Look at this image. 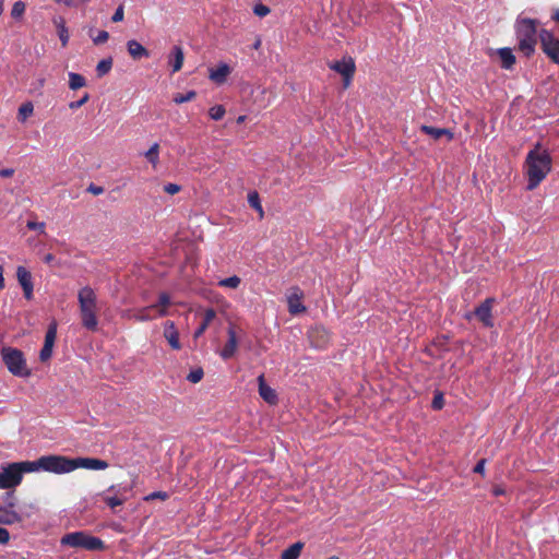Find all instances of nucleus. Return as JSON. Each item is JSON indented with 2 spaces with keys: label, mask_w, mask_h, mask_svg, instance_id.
Listing matches in <instances>:
<instances>
[{
  "label": "nucleus",
  "mask_w": 559,
  "mask_h": 559,
  "mask_svg": "<svg viewBox=\"0 0 559 559\" xmlns=\"http://www.w3.org/2000/svg\"><path fill=\"white\" fill-rule=\"evenodd\" d=\"M164 337L174 350H180L182 345L179 340V332L173 321L164 323Z\"/></svg>",
  "instance_id": "16"
},
{
  "label": "nucleus",
  "mask_w": 559,
  "mask_h": 559,
  "mask_svg": "<svg viewBox=\"0 0 559 559\" xmlns=\"http://www.w3.org/2000/svg\"><path fill=\"white\" fill-rule=\"evenodd\" d=\"M527 189L534 190L551 170V157L546 150L537 145L531 150L525 158Z\"/></svg>",
  "instance_id": "1"
},
{
  "label": "nucleus",
  "mask_w": 559,
  "mask_h": 559,
  "mask_svg": "<svg viewBox=\"0 0 559 559\" xmlns=\"http://www.w3.org/2000/svg\"><path fill=\"white\" fill-rule=\"evenodd\" d=\"M55 257L53 254L51 253H47L45 257H44V262L46 263H50L51 261H53Z\"/></svg>",
  "instance_id": "58"
},
{
  "label": "nucleus",
  "mask_w": 559,
  "mask_h": 559,
  "mask_svg": "<svg viewBox=\"0 0 559 559\" xmlns=\"http://www.w3.org/2000/svg\"><path fill=\"white\" fill-rule=\"evenodd\" d=\"M34 114V105L32 102L23 103L17 110V120L24 123Z\"/></svg>",
  "instance_id": "29"
},
{
  "label": "nucleus",
  "mask_w": 559,
  "mask_h": 559,
  "mask_svg": "<svg viewBox=\"0 0 559 559\" xmlns=\"http://www.w3.org/2000/svg\"><path fill=\"white\" fill-rule=\"evenodd\" d=\"M108 463L104 460L96 457H74L73 459V471L78 468H86L93 471L106 469Z\"/></svg>",
  "instance_id": "12"
},
{
  "label": "nucleus",
  "mask_w": 559,
  "mask_h": 559,
  "mask_svg": "<svg viewBox=\"0 0 559 559\" xmlns=\"http://www.w3.org/2000/svg\"><path fill=\"white\" fill-rule=\"evenodd\" d=\"M57 3L64 4L67 7H73L76 4L78 0H55Z\"/></svg>",
  "instance_id": "56"
},
{
  "label": "nucleus",
  "mask_w": 559,
  "mask_h": 559,
  "mask_svg": "<svg viewBox=\"0 0 559 559\" xmlns=\"http://www.w3.org/2000/svg\"><path fill=\"white\" fill-rule=\"evenodd\" d=\"M57 337V324L56 322H52L49 324L48 330L45 335V342L46 344L55 345V341Z\"/></svg>",
  "instance_id": "37"
},
{
  "label": "nucleus",
  "mask_w": 559,
  "mask_h": 559,
  "mask_svg": "<svg viewBox=\"0 0 559 559\" xmlns=\"http://www.w3.org/2000/svg\"><path fill=\"white\" fill-rule=\"evenodd\" d=\"M104 501L107 503V506L110 509L114 510L116 507L122 506L124 502V499L119 498L117 496H112V497L106 496V497H104Z\"/></svg>",
  "instance_id": "42"
},
{
  "label": "nucleus",
  "mask_w": 559,
  "mask_h": 559,
  "mask_svg": "<svg viewBox=\"0 0 559 559\" xmlns=\"http://www.w3.org/2000/svg\"><path fill=\"white\" fill-rule=\"evenodd\" d=\"M308 338L312 347L314 348H324L329 341L330 336L328 331L323 326H313L308 331Z\"/></svg>",
  "instance_id": "13"
},
{
  "label": "nucleus",
  "mask_w": 559,
  "mask_h": 559,
  "mask_svg": "<svg viewBox=\"0 0 559 559\" xmlns=\"http://www.w3.org/2000/svg\"><path fill=\"white\" fill-rule=\"evenodd\" d=\"M127 49L133 60H140L142 58H148L150 51L135 39L127 41Z\"/></svg>",
  "instance_id": "22"
},
{
  "label": "nucleus",
  "mask_w": 559,
  "mask_h": 559,
  "mask_svg": "<svg viewBox=\"0 0 559 559\" xmlns=\"http://www.w3.org/2000/svg\"><path fill=\"white\" fill-rule=\"evenodd\" d=\"M16 278L23 289L24 297L27 300L32 299L34 286L31 272L24 266H17Z\"/></svg>",
  "instance_id": "14"
},
{
  "label": "nucleus",
  "mask_w": 559,
  "mask_h": 559,
  "mask_svg": "<svg viewBox=\"0 0 559 559\" xmlns=\"http://www.w3.org/2000/svg\"><path fill=\"white\" fill-rule=\"evenodd\" d=\"M260 45H261V40H260V39H258V40L254 43V45H253L254 49H258V48L260 47Z\"/></svg>",
  "instance_id": "60"
},
{
  "label": "nucleus",
  "mask_w": 559,
  "mask_h": 559,
  "mask_svg": "<svg viewBox=\"0 0 559 559\" xmlns=\"http://www.w3.org/2000/svg\"><path fill=\"white\" fill-rule=\"evenodd\" d=\"M227 336H228L227 342L225 343L223 349L221 350V357L224 360L230 359L231 357H234V355L237 352L238 336H237V332H236L234 325H230L228 328Z\"/></svg>",
  "instance_id": "15"
},
{
  "label": "nucleus",
  "mask_w": 559,
  "mask_h": 559,
  "mask_svg": "<svg viewBox=\"0 0 559 559\" xmlns=\"http://www.w3.org/2000/svg\"><path fill=\"white\" fill-rule=\"evenodd\" d=\"M124 317L128 319L138 321V322L152 321L156 318H159L157 316V312L154 311V307H152V305L142 307V308L128 310V311H126Z\"/></svg>",
  "instance_id": "11"
},
{
  "label": "nucleus",
  "mask_w": 559,
  "mask_h": 559,
  "mask_svg": "<svg viewBox=\"0 0 559 559\" xmlns=\"http://www.w3.org/2000/svg\"><path fill=\"white\" fill-rule=\"evenodd\" d=\"M19 468L21 469V476L23 477L24 473H32L41 469V465H39V459L36 461H23L16 462Z\"/></svg>",
  "instance_id": "30"
},
{
  "label": "nucleus",
  "mask_w": 559,
  "mask_h": 559,
  "mask_svg": "<svg viewBox=\"0 0 559 559\" xmlns=\"http://www.w3.org/2000/svg\"><path fill=\"white\" fill-rule=\"evenodd\" d=\"M240 283H241V278L239 276H237V275H233L230 277L221 280L218 282V286L236 289V288L239 287Z\"/></svg>",
  "instance_id": "35"
},
{
  "label": "nucleus",
  "mask_w": 559,
  "mask_h": 559,
  "mask_svg": "<svg viewBox=\"0 0 559 559\" xmlns=\"http://www.w3.org/2000/svg\"><path fill=\"white\" fill-rule=\"evenodd\" d=\"M259 394L270 405H275L278 401L275 390L265 383L264 374L258 377Z\"/></svg>",
  "instance_id": "17"
},
{
  "label": "nucleus",
  "mask_w": 559,
  "mask_h": 559,
  "mask_svg": "<svg viewBox=\"0 0 559 559\" xmlns=\"http://www.w3.org/2000/svg\"><path fill=\"white\" fill-rule=\"evenodd\" d=\"M26 5L23 1H16L14 2L12 10H11V16L13 19H20L25 13Z\"/></svg>",
  "instance_id": "39"
},
{
  "label": "nucleus",
  "mask_w": 559,
  "mask_h": 559,
  "mask_svg": "<svg viewBox=\"0 0 559 559\" xmlns=\"http://www.w3.org/2000/svg\"><path fill=\"white\" fill-rule=\"evenodd\" d=\"M485 465H486V460L485 459L479 460L476 463V465L474 466L473 472L484 476L485 475Z\"/></svg>",
  "instance_id": "49"
},
{
  "label": "nucleus",
  "mask_w": 559,
  "mask_h": 559,
  "mask_svg": "<svg viewBox=\"0 0 559 559\" xmlns=\"http://www.w3.org/2000/svg\"><path fill=\"white\" fill-rule=\"evenodd\" d=\"M248 203L252 209L258 211L260 218H263L264 211L261 205L259 193L257 191H252L248 194Z\"/></svg>",
  "instance_id": "32"
},
{
  "label": "nucleus",
  "mask_w": 559,
  "mask_h": 559,
  "mask_svg": "<svg viewBox=\"0 0 559 559\" xmlns=\"http://www.w3.org/2000/svg\"><path fill=\"white\" fill-rule=\"evenodd\" d=\"M112 68V58L108 57L103 60H100L96 66V73L99 78L106 75L109 73V71Z\"/></svg>",
  "instance_id": "33"
},
{
  "label": "nucleus",
  "mask_w": 559,
  "mask_h": 559,
  "mask_svg": "<svg viewBox=\"0 0 559 559\" xmlns=\"http://www.w3.org/2000/svg\"><path fill=\"white\" fill-rule=\"evenodd\" d=\"M170 305V296L167 293L163 292L158 295V301L152 305V307H154V311L157 312V316L162 318L168 314L167 308Z\"/></svg>",
  "instance_id": "24"
},
{
  "label": "nucleus",
  "mask_w": 559,
  "mask_h": 559,
  "mask_svg": "<svg viewBox=\"0 0 559 559\" xmlns=\"http://www.w3.org/2000/svg\"><path fill=\"white\" fill-rule=\"evenodd\" d=\"M504 493H506V490H504V488L502 486L498 485V486H495L492 488V495L496 496V497L502 496Z\"/></svg>",
  "instance_id": "55"
},
{
  "label": "nucleus",
  "mask_w": 559,
  "mask_h": 559,
  "mask_svg": "<svg viewBox=\"0 0 559 559\" xmlns=\"http://www.w3.org/2000/svg\"><path fill=\"white\" fill-rule=\"evenodd\" d=\"M203 376H204L203 369L197 368L189 372V374L187 376V380L190 381L191 383H198L202 380Z\"/></svg>",
  "instance_id": "41"
},
{
  "label": "nucleus",
  "mask_w": 559,
  "mask_h": 559,
  "mask_svg": "<svg viewBox=\"0 0 559 559\" xmlns=\"http://www.w3.org/2000/svg\"><path fill=\"white\" fill-rule=\"evenodd\" d=\"M498 56L501 60V67L503 69L510 70L515 64V56L510 48L504 47L498 49Z\"/></svg>",
  "instance_id": "26"
},
{
  "label": "nucleus",
  "mask_w": 559,
  "mask_h": 559,
  "mask_svg": "<svg viewBox=\"0 0 559 559\" xmlns=\"http://www.w3.org/2000/svg\"><path fill=\"white\" fill-rule=\"evenodd\" d=\"M21 521V516L12 509L0 507V523L11 525Z\"/></svg>",
  "instance_id": "27"
},
{
  "label": "nucleus",
  "mask_w": 559,
  "mask_h": 559,
  "mask_svg": "<svg viewBox=\"0 0 559 559\" xmlns=\"http://www.w3.org/2000/svg\"><path fill=\"white\" fill-rule=\"evenodd\" d=\"M87 191L91 192L94 195H99V194H102L104 192V188L99 187V186H95V185L92 183L87 188Z\"/></svg>",
  "instance_id": "53"
},
{
  "label": "nucleus",
  "mask_w": 559,
  "mask_h": 559,
  "mask_svg": "<svg viewBox=\"0 0 559 559\" xmlns=\"http://www.w3.org/2000/svg\"><path fill=\"white\" fill-rule=\"evenodd\" d=\"M8 506H9L10 508H13V507H14V502H13V501H10V502L8 503Z\"/></svg>",
  "instance_id": "63"
},
{
  "label": "nucleus",
  "mask_w": 559,
  "mask_h": 559,
  "mask_svg": "<svg viewBox=\"0 0 559 559\" xmlns=\"http://www.w3.org/2000/svg\"><path fill=\"white\" fill-rule=\"evenodd\" d=\"M20 465L10 463L0 471V488L10 489L19 486L22 481Z\"/></svg>",
  "instance_id": "9"
},
{
  "label": "nucleus",
  "mask_w": 559,
  "mask_h": 559,
  "mask_svg": "<svg viewBox=\"0 0 559 559\" xmlns=\"http://www.w3.org/2000/svg\"><path fill=\"white\" fill-rule=\"evenodd\" d=\"M253 13L260 17H264L270 13V8L262 3H258L253 7Z\"/></svg>",
  "instance_id": "44"
},
{
  "label": "nucleus",
  "mask_w": 559,
  "mask_h": 559,
  "mask_svg": "<svg viewBox=\"0 0 559 559\" xmlns=\"http://www.w3.org/2000/svg\"><path fill=\"white\" fill-rule=\"evenodd\" d=\"M538 21L530 17L519 19L515 24V35L519 41V50L526 57L535 52L539 32L537 31Z\"/></svg>",
  "instance_id": "3"
},
{
  "label": "nucleus",
  "mask_w": 559,
  "mask_h": 559,
  "mask_svg": "<svg viewBox=\"0 0 559 559\" xmlns=\"http://www.w3.org/2000/svg\"><path fill=\"white\" fill-rule=\"evenodd\" d=\"M14 175L13 168H2L0 169V177L2 178H10Z\"/></svg>",
  "instance_id": "54"
},
{
  "label": "nucleus",
  "mask_w": 559,
  "mask_h": 559,
  "mask_svg": "<svg viewBox=\"0 0 559 559\" xmlns=\"http://www.w3.org/2000/svg\"><path fill=\"white\" fill-rule=\"evenodd\" d=\"M329 68L343 76L345 88L350 85L356 71L355 61L352 57H344L340 61H333L329 63Z\"/></svg>",
  "instance_id": "10"
},
{
  "label": "nucleus",
  "mask_w": 559,
  "mask_h": 559,
  "mask_svg": "<svg viewBox=\"0 0 559 559\" xmlns=\"http://www.w3.org/2000/svg\"><path fill=\"white\" fill-rule=\"evenodd\" d=\"M78 301L80 308V317L82 325L92 332L98 329L97 319V297L94 289L90 286H84L78 293Z\"/></svg>",
  "instance_id": "2"
},
{
  "label": "nucleus",
  "mask_w": 559,
  "mask_h": 559,
  "mask_svg": "<svg viewBox=\"0 0 559 559\" xmlns=\"http://www.w3.org/2000/svg\"><path fill=\"white\" fill-rule=\"evenodd\" d=\"M61 545L73 548H82L90 551H103L106 548L104 540L92 536L84 531L66 534L61 538Z\"/></svg>",
  "instance_id": "4"
},
{
  "label": "nucleus",
  "mask_w": 559,
  "mask_h": 559,
  "mask_svg": "<svg viewBox=\"0 0 559 559\" xmlns=\"http://www.w3.org/2000/svg\"><path fill=\"white\" fill-rule=\"evenodd\" d=\"M216 318V311L213 308H207L203 314H202V322L199 325V328L194 331L193 337L199 338L203 333L206 331V329L210 326V324L213 322V320Z\"/></svg>",
  "instance_id": "23"
},
{
  "label": "nucleus",
  "mask_w": 559,
  "mask_h": 559,
  "mask_svg": "<svg viewBox=\"0 0 559 559\" xmlns=\"http://www.w3.org/2000/svg\"><path fill=\"white\" fill-rule=\"evenodd\" d=\"M1 358L8 370L16 377H29L31 370L27 368L26 359L22 350L4 346L1 349Z\"/></svg>",
  "instance_id": "5"
},
{
  "label": "nucleus",
  "mask_w": 559,
  "mask_h": 559,
  "mask_svg": "<svg viewBox=\"0 0 559 559\" xmlns=\"http://www.w3.org/2000/svg\"><path fill=\"white\" fill-rule=\"evenodd\" d=\"M90 36L95 45L105 44L109 38V33L107 31L97 32L96 36H93V28L90 29Z\"/></svg>",
  "instance_id": "38"
},
{
  "label": "nucleus",
  "mask_w": 559,
  "mask_h": 559,
  "mask_svg": "<svg viewBox=\"0 0 559 559\" xmlns=\"http://www.w3.org/2000/svg\"><path fill=\"white\" fill-rule=\"evenodd\" d=\"M328 559H338V557H336V556H331V557H329Z\"/></svg>",
  "instance_id": "64"
},
{
  "label": "nucleus",
  "mask_w": 559,
  "mask_h": 559,
  "mask_svg": "<svg viewBox=\"0 0 559 559\" xmlns=\"http://www.w3.org/2000/svg\"><path fill=\"white\" fill-rule=\"evenodd\" d=\"M230 72L231 69L227 63H221L215 69H210L209 78L216 84H223L226 82Z\"/></svg>",
  "instance_id": "20"
},
{
  "label": "nucleus",
  "mask_w": 559,
  "mask_h": 559,
  "mask_svg": "<svg viewBox=\"0 0 559 559\" xmlns=\"http://www.w3.org/2000/svg\"><path fill=\"white\" fill-rule=\"evenodd\" d=\"M495 301V298H486L479 306L475 308L474 312L466 313L465 319L471 320L473 317H476L484 326L492 328V307Z\"/></svg>",
  "instance_id": "8"
},
{
  "label": "nucleus",
  "mask_w": 559,
  "mask_h": 559,
  "mask_svg": "<svg viewBox=\"0 0 559 559\" xmlns=\"http://www.w3.org/2000/svg\"><path fill=\"white\" fill-rule=\"evenodd\" d=\"M86 85V80L83 75L74 72L69 73V87L72 91H76Z\"/></svg>",
  "instance_id": "31"
},
{
  "label": "nucleus",
  "mask_w": 559,
  "mask_h": 559,
  "mask_svg": "<svg viewBox=\"0 0 559 559\" xmlns=\"http://www.w3.org/2000/svg\"><path fill=\"white\" fill-rule=\"evenodd\" d=\"M7 497H8L9 499L13 500V495H12V493L8 492V493H7Z\"/></svg>",
  "instance_id": "62"
},
{
  "label": "nucleus",
  "mask_w": 559,
  "mask_h": 559,
  "mask_svg": "<svg viewBox=\"0 0 559 559\" xmlns=\"http://www.w3.org/2000/svg\"><path fill=\"white\" fill-rule=\"evenodd\" d=\"M185 60V53L181 46H174L168 57V63L171 67V72L176 73L181 70Z\"/></svg>",
  "instance_id": "21"
},
{
  "label": "nucleus",
  "mask_w": 559,
  "mask_h": 559,
  "mask_svg": "<svg viewBox=\"0 0 559 559\" xmlns=\"http://www.w3.org/2000/svg\"><path fill=\"white\" fill-rule=\"evenodd\" d=\"M432 407L435 409H441L443 407V397L441 394L435 395L432 400Z\"/></svg>",
  "instance_id": "52"
},
{
  "label": "nucleus",
  "mask_w": 559,
  "mask_h": 559,
  "mask_svg": "<svg viewBox=\"0 0 559 559\" xmlns=\"http://www.w3.org/2000/svg\"><path fill=\"white\" fill-rule=\"evenodd\" d=\"M225 114H226V110L223 105H215V106L211 107L209 110L210 118L215 121L223 119Z\"/></svg>",
  "instance_id": "36"
},
{
  "label": "nucleus",
  "mask_w": 559,
  "mask_h": 559,
  "mask_svg": "<svg viewBox=\"0 0 559 559\" xmlns=\"http://www.w3.org/2000/svg\"><path fill=\"white\" fill-rule=\"evenodd\" d=\"M539 41L543 52L556 64H559V38L548 29L539 31Z\"/></svg>",
  "instance_id": "7"
},
{
  "label": "nucleus",
  "mask_w": 559,
  "mask_h": 559,
  "mask_svg": "<svg viewBox=\"0 0 559 559\" xmlns=\"http://www.w3.org/2000/svg\"><path fill=\"white\" fill-rule=\"evenodd\" d=\"M3 12V0H0V15L2 14Z\"/></svg>",
  "instance_id": "61"
},
{
  "label": "nucleus",
  "mask_w": 559,
  "mask_h": 559,
  "mask_svg": "<svg viewBox=\"0 0 559 559\" xmlns=\"http://www.w3.org/2000/svg\"><path fill=\"white\" fill-rule=\"evenodd\" d=\"M90 99V95L88 93H85L79 100H75V102H71L69 104V108L70 109H78L80 107H82L83 105H85Z\"/></svg>",
  "instance_id": "45"
},
{
  "label": "nucleus",
  "mask_w": 559,
  "mask_h": 559,
  "mask_svg": "<svg viewBox=\"0 0 559 559\" xmlns=\"http://www.w3.org/2000/svg\"><path fill=\"white\" fill-rule=\"evenodd\" d=\"M41 469L55 474L73 472V459L63 455H43L39 457Z\"/></svg>",
  "instance_id": "6"
},
{
  "label": "nucleus",
  "mask_w": 559,
  "mask_h": 559,
  "mask_svg": "<svg viewBox=\"0 0 559 559\" xmlns=\"http://www.w3.org/2000/svg\"><path fill=\"white\" fill-rule=\"evenodd\" d=\"M420 131L429 136H431L433 140H439L442 136H447V140L450 142L453 140L454 135L451 132L450 129L447 128H436L427 124H423L420 127Z\"/></svg>",
  "instance_id": "19"
},
{
  "label": "nucleus",
  "mask_w": 559,
  "mask_h": 559,
  "mask_svg": "<svg viewBox=\"0 0 559 559\" xmlns=\"http://www.w3.org/2000/svg\"><path fill=\"white\" fill-rule=\"evenodd\" d=\"M245 120H246V116H239L237 118V123H242V122H245Z\"/></svg>",
  "instance_id": "59"
},
{
  "label": "nucleus",
  "mask_w": 559,
  "mask_h": 559,
  "mask_svg": "<svg viewBox=\"0 0 559 559\" xmlns=\"http://www.w3.org/2000/svg\"><path fill=\"white\" fill-rule=\"evenodd\" d=\"M45 223L44 222H33L28 221L26 227L31 230H38L39 233L45 231Z\"/></svg>",
  "instance_id": "46"
},
{
  "label": "nucleus",
  "mask_w": 559,
  "mask_h": 559,
  "mask_svg": "<svg viewBox=\"0 0 559 559\" xmlns=\"http://www.w3.org/2000/svg\"><path fill=\"white\" fill-rule=\"evenodd\" d=\"M123 17H124L123 5H122V4H120V5L116 9V11H115L114 15L111 16V21H112L114 23H118V22H121V21L123 20Z\"/></svg>",
  "instance_id": "47"
},
{
  "label": "nucleus",
  "mask_w": 559,
  "mask_h": 559,
  "mask_svg": "<svg viewBox=\"0 0 559 559\" xmlns=\"http://www.w3.org/2000/svg\"><path fill=\"white\" fill-rule=\"evenodd\" d=\"M195 97H197V92H194V91H189V92H187L186 94H177V95L174 97V102H175L176 104H183V103H187V102H191V100H193Z\"/></svg>",
  "instance_id": "40"
},
{
  "label": "nucleus",
  "mask_w": 559,
  "mask_h": 559,
  "mask_svg": "<svg viewBox=\"0 0 559 559\" xmlns=\"http://www.w3.org/2000/svg\"><path fill=\"white\" fill-rule=\"evenodd\" d=\"M3 273H4V270L0 265V290H2L5 286Z\"/></svg>",
  "instance_id": "57"
},
{
  "label": "nucleus",
  "mask_w": 559,
  "mask_h": 559,
  "mask_svg": "<svg viewBox=\"0 0 559 559\" xmlns=\"http://www.w3.org/2000/svg\"><path fill=\"white\" fill-rule=\"evenodd\" d=\"M10 540V533L7 528L0 526V544L7 545Z\"/></svg>",
  "instance_id": "50"
},
{
  "label": "nucleus",
  "mask_w": 559,
  "mask_h": 559,
  "mask_svg": "<svg viewBox=\"0 0 559 559\" xmlns=\"http://www.w3.org/2000/svg\"><path fill=\"white\" fill-rule=\"evenodd\" d=\"M52 22L57 28L58 36H59L62 47H66L69 43L70 36H69L68 27L66 26L64 19L61 16H57L53 19Z\"/></svg>",
  "instance_id": "25"
},
{
  "label": "nucleus",
  "mask_w": 559,
  "mask_h": 559,
  "mask_svg": "<svg viewBox=\"0 0 559 559\" xmlns=\"http://www.w3.org/2000/svg\"><path fill=\"white\" fill-rule=\"evenodd\" d=\"M52 348H53L52 345L44 343V346H43V348L40 349V353H39V359L43 362L47 361L48 359L51 358Z\"/></svg>",
  "instance_id": "43"
},
{
  "label": "nucleus",
  "mask_w": 559,
  "mask_h": 559,
  "mask_svg": "<svg viewBox=\"0 0 559 559\" xmlns=\"http://www.w3.org/2000/svg\"><path fill=\"white\" fill-rule=\"evenodd\" d=\"M146 159L155 167L159 160V145L154 143L144 154Z\"/></svg>",
  "instance_id": "34"
},
{
  "label": "nucleus",
  "mask_w": 559,
  "mask_h": 559,
  "mask_svg": "<svg viewBox=\"0 0 559 559\" xmlns=\"http://www.w3.org/2000/svg\"><path fill=\"white\" fill-rule=\"evenodd\" d=\"M304 547H305V544L302 542L294 543L288 548L283 550V552L281 555V559H298Z\"/></svg>",
  "instance_id": "28"
},
{
  "label": "nucleus",
  "mask_w": 559,
  "mask_h": 559,
  "mask_svg": "<svg viewBox=\"0 0 559 559\" xmlns=\"http://www.w3.org/2000/svg\"><path fill=\"white\" fill-rule=\"evenodd\" d=\"M181 190V187L177 183H167L164 186V191L168 194H176Z\"/></svg>",
  "instance_id": "48"
},
{
  "label": "nucleus",
  "mask_w": 559,
  "mask_h": 559,
  "mask_svg": "<svg viewBox=\"0 0 559 559\" xmlns=\"http://www.w3.org/2000/svg\"><path fill=\"white\" fill-rule=\"evenodd\" d=\"M168 498V493L165 492V491H155V492H152L150 496L146 497V500H151V499H162V500H166Z\"/></svg>",
  "instance_id": "51"
},
{
  "label": "nucleus",
  "mask_w": 559,
  "mask_h": 559,
  "mask_svg": "<svg viewBox=\"0 0 559 559\" xmlns=\"http://www.w3.org/2000/svg\"><path fill=\"white\" fill-rule=\"evenodd\" d=\"M302 293L299 288H294V293H292L287 298L288 311L290 314H299L306 311V307L301 302Z\"/></svg>",
  "instance_id": "18"
}]
</instances>
